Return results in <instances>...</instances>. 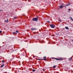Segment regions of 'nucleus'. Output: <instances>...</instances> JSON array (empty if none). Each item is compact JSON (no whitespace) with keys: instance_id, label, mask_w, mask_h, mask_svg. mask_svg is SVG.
Masks as SVG:
<instances>
[{"instance_id":"nucleus-1","label":"nucleus","mask_w":73,"mask_h":73,"mask_svg":"<svg viewBox=\"0 0 73 73\" xmlns=\"http://www.w3.org/2000/svg\"><path fill=\"white\" fill-rule=\"evenodd\" d=\"M39 18L38 17L34 18L32 19V21H37L38 20Z\"/></svg>"},{"instance_id":"nucleus-2","label":"nucleus","mask_w":73,"mask_h":73,"mask_svg":"<svg viewBox=\"0 0 73 73\" xmlns=\"http://www.w3.org/2000/svg\"><path fill=\"white\" fill-rule=\"evenodd\" d=\"M50 27H51L52 28H54V27H55V25L53 24H51L50 25Z\"/></svg>"},{"instance_id":"nucleus-3","label":"nucleus","mask_w":73,"mask_h":73,"mask_svg":"<svg viewBox=\"0 0 73 73\" xmlns=\"http://www.w3.org/2000/svg\"><path fill=\"white\" fill-rule=\"evenodd\" d=\"M52 58V60H54V59L56 60H58V61L60 60V59L57 58Z\"/></svg>"},{"instance_id":"nucleus-4","label":"nucleus","mask_w":73,"mask_h":73,"mask_svg":"<svg viewBox=\"0 0 73 73\" xmlns=\"http://www.w3.org/2000/svg\"><path fill=\"white\" fill-rule=\"evenodd\" d=\"M31 30L32 31H35V30H36V28H32L31 29Z\"/></svg>"},{"instance_id":"nucleus-5","label":"nucleus","mask_w":73,"mask_h":73,"mask_svg":"<svg viewBox=\"0 0 73 73\" xmlns=\"http://www.w3.org/2000/svg\"><path fill=\"white\" fill-rule=\"evenodd\" d=\"M63 7H64V6H63L62 5H60V7H59V8H60L61 9L62 8H63Z\"/></svg>"},{"instance_id":"nucleus-6","label":"nucleus","mask_w":73,"mask_h":73,"mask_svg":"<svg viewBox=\"0 0 73 73\" xmlns=\"http://www.w3.org/2000/svg\"><path fill=\"white\" fill-rule=\"evenodd\" d=\"M65 29H67V30H68L69 29V28L68 27H65Z\"/></svg>"},{"instance_id":"nucleus-7","label":"nucleus","mask_w":73,"mask_h":73,"mask_svg":"<svg viewBox=\"0 0 73 73\" xmlns=\"http://www.w3.org/2000/svg\"><path fill=\"white\" fill-rule=\"evenodd\" d=\"M3 64L1 66V68H3L4 66V63H3Z\"/></svg>"},{"instance_id":"nucleus-8","label":"nucleus","mask_w":73,"mask_h":73,"mask_svg":"<svg viewBox=\"0 0 73 73\" xmlns=\"http://www.w3.org/2000/svg\"><path fill=\"white\" fill-rule=\"evenodd\" d=\"M59 60H63V58H60Z\"/></svg>"},{"instance_id":"nucleus-9","label":"nucleus","mask_w":73,"mask_h":73,"mask_svg":"<svg viewBox=\"0 0 73 73\" xmlns=\"http://www.w3.org/2000/svg\"><path fill=\"white\" fill-rule=\"evenodd\" d=\"M7 20H6L5 21V22H6L7 23V22H9V21H8V19H7Z\"/></svg>"},{"instance_id":"nucleus-10","label":"nucleus","mask_w":73,"mask_h":73,"mask_svg":"<svg viewBox=\"0 0 73 73\" xmlns=\"http://www.w3.org/2000/svg\"><path fill=\"white\" fill-rule=\"evenodd\" d=\"M70 19H71V20L72 21H73V18H72V17H70Z\"/></svg>"},{"instance_id":"nucleus-11","label":"nucleus","mask_w":73,"mask_h":73,"mask_svg":"<svg viewBox=\"0 0 73 73\" xmlns=\"http://www.w3.org/2000/svg\"><path fill=\"white\" fill-rule=\"evenodd\" d=\"M58 21H60V22H61V20L60 19H58Z\"/></svg>"},{"instance_id":"nucleus-12","label":"nucleus","mask_w":73,"mask_h":73,"mask_svg":"<svg viewBox=\"0 0 73 73\" xmlns=\"http://www.w3.org/2000/svg\"><path fill=\"white\" fill-rule=\"evenodd\" d=\"M70 11H71V9H68V12H70Z\"/></svg>"},{"instance_id":"nucleus-13","label":"nucleus","mask_w":73,"mask_h":73,"mask_svg":"<svg viewBox=\"0 0 73 73\" xmlns=\"http://www.w3.org/2000/svg\"><path fill=\"white\" fill-rule=\"evenodd\" d=\"M15 33H16V34H17V33H19V31H16V32Z\"/></svg>"},{"instance_id":"nucleus-14","label":"nucleus","mask_w":73,"mask_h":73,"mask_svg":"<svg viewBox=\"0 0 73 73\" xmlns=\"http://www.w3.org/2000/svg\"><path fill=\"white\" fill-rule=\"evenodd\" d=\"M68 5H70L71 4V3H68Z\"/></svg>"},{"instance_id":"nucleus-15","label":"nucleus","mask_w":73,"mask_h":73,"mask_svg":"<svg viewBox=\"0 0 73 73\" xmlns=\"http://www.w3.org/2000/svg\"><path fill=\"white\" fill-rule=\"evenodd\" d=\"M72 59V58L71 57L69 59V60H70V61H71Z\"/></svg>"},{"instance_id":"nucleus-16","label":"nucleus","mask_w":73,"mask_h":73,"mask_svg":"<svg viewBox=\"0 0 73 73\" xmlns=\"http://www.w3.org/2000/svg\"><path fill=\"white\" fill-rule=\"evenodd\" d=\"M35 71H36V70L35 69H33L32 70V72H35Z\"/></svg>"},{"instance_id":"nucleus-17","label":"nucleus","mask_w":73,"mask_h":73,"mask_svg":"<svg viewBox=\"0 0 73 73\" xmlns=\"http://www.w3.org/2000/svg\"><path fill=\"white\" fill-rule=\"evenodd\" d=\"M14 35V34H16V32H13L12 33Z\"/></svg>"},{"instance_id":"nucleus-18","label":"nucleus","mask_w":73,"mask_h":73,"mask_svg":"<svg viewBox=\"0 0 73 73\" xmlns=\"http://www.w3.org/2000/svg\"><path fill=\"white\" fill-rule=\"evenodd\" d=\"M14 17V19H16V18H17V17Z\"/></svg>"},{"instance_id":"nucleus-19","label":"nucleus","mask_w":73,"mask_h":73,"mask_svg":"<svg viewBox=\"0 0 73 73\" xmlns=\"http://www.w3.org/2000/svg\"><path fill=\"white\" fill-rule=\"evenodd\" d=\"M56 66H53V68H56Z\"/></svg>"},{"instance_id":"nucleus-20","label":"nucleus","mask_w":73,"mask_h":73,"mask_svg":"<svg viewBox=\"0 0 73 73\" xmlns=\"http://www.w3.org/2000/svg\"><path fill=\"white\" fill-rule=\"evenodd\" d=\"M66 7H68V6H69V5H68V3L67 5H66Z\"/></svg>"},{"instance_id":"nucleus-21","label":"nucleus","mask_w":73,"mask_h":73,"mask_svg":"<svg viewBox=\"0 0 73 73\" xmlns=\"http://www.w3.org/2000/svg\"><path fill=\"white\" fill-rule=\"evenodd\" d=\"M46 58V56H44V57H43V58L44 59V58Z\"/></svg>"},{"instance_id":"nucleus-22","label":"nucleus","mask_w":73,"mask_h":73,"mask_svg":"<svg viewBox=\"0 0 73 73\" xmlns=\"http://www.w3.org/2000/svg\"><path fill=\"white\" fill-rule=\"evenodd\" d=\"M42 60H44L45 61L46 60V59H42Z\"/></svg>"},{"instance_id":"nucleus-23","label":"nucleus","mask_w":73,"mask_h":73,"mask_svg":"<svg viewBox=\"0 0 73 73\" xmlns=\"http://www.w3.org/2000/svg\"><path fill=\"white\" fill-rule=\"evenodd\" d=\"M47 23H50L49 21H47Z\"/></svg>"},{"instance_id":"nucleus-24","label":"nucleus","mask_w":73,"mask_h":73,"mask_svg":"<svg viewBox=\"0 0 73 73\" xmlns=\"http://www.w3.org/2000/svg\"><path fill=\"white\" fill-rule=\"evenodd\" d=\"M4 62V60H3L2 61V62Z\"/></svg>"},{"instance_id":"nucleus-25","label":"nucleus","mask_w":73,"mask_h":73,"mask_svg":"<svg viewBox=\"0 0 73 73\" xmlns=\"http://www.w3.org/2000/svg\"><path fill=\"white\" fill-rule=\"evenodd\" d=\"M0 33H2V31H0Z\"/></svg>"},{"instance_id":"nucleus-26","label":"nucleus","mask_w":73,"mask_h":73,"mask_svg":"<svg viewBox=\"0 0 73 73\" xmlns=\"http://www.w3.org/2000/svg\"><path fill=\"white\" fill-rule=\"evenodd\" d=\"M42 60V59H39L38 60Z\"/></svg>"},{"instance_id":"nucleus-27","label":"nucleus","mask_w":73,"mask_h":73,"mask_svg":"<svg viewBox=\"0 0 73 73\" xmlns=\"http://www.w3.org/2000/svg\"><path fill=\"white\" fill-rule=\"evenodd\" d=\"M43 71H44V72H45V70H43Z\"/></svg>"},{"instance_id":"nucleus-28","label":"nucleus","mask_w":73,"mask_h":73,"mask_svg":"<svg viewBox=\"0 0 73 73\" xmlns=\"http://www.w3.org/2000/svg\"><path fill=\"white\" fill-rule=\"evenodd\" d=\"M66 5L65 6V8H66Z\"/></svg>"},{"instance_id":"nucleus-29","label":"nucleus","mask_w":73,"mask_h":73,"mask_svg":"<svg viewBox=\"0 0 73 73\" xmlns=\"http://www.w3.org/2000/svg\"><path fill=\"white\" fill-rule=\"evenodd\" d=\"M0 11H1V10H0Z\"/></svg>"},{"instance_id":"nucleus-30","label":"nucleus","mask_w":73,"mask_h":73,"mask_svg":"<svg viewBox=\"0 0 73 73\" xmlns=\"http://www.w3.org/2000/svg\"><path fill=\"white\" fill-rule=\"evenodd\" d=\"M62 4L63 5L64 4V3H62Z\"/></svg>"},{"instance_id":"nucleus-31","label":"nucleus","mask_w":73,"mask_h":73,"mask_svg":"<svg viewBox=\"0 0 73 73\" xmlns=\"http://www.w3.org/2000/svg\"><path fill=\"white\" fill-rule=\"evenodd\" d=\"M72 40V41H73V40Z\"/></svg>"}]
</instances>
